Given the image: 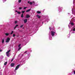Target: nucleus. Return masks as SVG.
Instances as JSON below:
<instances>
[{"instance_id": "34", "label": "nucleus", "mask_w": 75, "mask_h": 75, "mask_svg": "<svg viewBox=\"0 0 75 75\" xmlns=\"http://www.w3.org/2000/svg\"><path fill=\"white\" fill-rule=\"evenodd\" d=\"M3 2L4 3V2H5V1H6V0H5V1H3Z\"/></svg>"}, {"instance_id": "20", "label": "nucleus", "mask_w": 75, "mask_h": 75, "mask_svg": "<svg viewBox=\"0 0 75 75\" xmlns=\"http://www.w3.org/2000/svg\"><path fill=\"white\" fill-rule=\"evenodd\" d=\"M13 31H12L11 32V35L13 34Z\"/></svg>"}, {"instance_id": "4", "label": "nucleus", "mask_w": 75, "mask_h": 75, "mask_svg": "<svg viewBox=\"0 0 75 75\" xmlns=\"http://www.w3.org/2000/svg\"><path fill=\"white\" fill-rule=\"evenodd\" d=\"M62 7H60V6L58 7V10L59 11H62Z\"/></svg>"}, {"instance_id": "35", "label": "nucleus", "mask_w": 75, "mask_h": 75, "mask_svg": "<svg viewBox=\"0 0 75 75\" xmlns=\"http://www.w3.org/2000/svg\"><path fill=\"white\" fill-rule=\"evenodd\" d=\"M16 27H15L14 28V29H16Z\"/></svg>"}, {"instance_id": "30", "label": "nucleus", "mask_w": 75, "mask_h": 75, "mask_svg": "<svg viewBox=\"0 0 75 75\" xmlns=\"http://www.w3.org/2000/svg\"><path fill=\"white\" fill-rule=\"evenodd\" d=\"M67 37H68V38H69L70 37V35H67Z\"/></svg>"}, {"instance_id": "41", "label": "nucleus", "mask_w": 75, "mask_h": 75, "mask_svg": "<svg viewBox=\"0 0 75 75\" xmlns=\"http://www.w3.org/2000/svg\"><path fill=\"white\" fill-rule=\"evenodd\" d=\"M27 51H26V52H24V53H26V52H27Z\"/></svg>"}, {"instance_id": "14", "label": "nucleus", "mask_w": 75, "mask_h": 75, "mask_svg": "<svg viewBox=\"0 0 75 75\" xmlns=\"http://www.w3.org/2000/svg\"><path fill=\"white\" fill-rule=\"evenodd\" d=\"M37 17H38V18H40V17H41L40 16H39L38 15H37Z\"/></svg>"}, {"instance_id": "21", "label": "nucleus", "mask_w": 75, "mask_h": 75, "mask_svg": "<svg viewBox=\"0 0 75 75\" xmlns=\"http://www.w3.org/2000/svg\"><path fill=\"white\" fill-rule=\"evenodd\" d=\"M13 37H16V35H15L14 34H13Z\"/></svg>"}, {"instance_id": "31", "label": "nucleus", "mask_w": 75, "mask_h": 75, "mask_svg": "<svg viewBox=\"0 0 75 75\" xmlns=\"http://www.w3.org/2000/svg\"><path fill=\"white\" fill-rule=\"evenodd\" d=\"M13 59H13V58L11 60V62H12V61H13Z\"/></svg>"}, {"instance_id": "22", "label": "nucleus", "mask_w": 75, "mask_h": 75, "mask_svg": "<svg viewBox=\"0 0 75 75\" xmlns=\"http://www.w3.org/2000/svg\"><path fill=\"white\" fill-rule=\"evenodd\" d=\"M71 25H74V23H71Z\"/></svg>"}, {"instance_id": "9", "label": "nucleus", "mask_w": 75, "mask_h": 75, "mask_svg": "<svg viewBox=\"0 0 75 75\" xmlns=\"http://www.w3.org/2000/svg\"><path fill=\"white\" fill-rule=\"evenodd\" d=\"M72 30L74 31H75V27H74L72 28Z\"/></svg>"}, {"instance_id": "44", "label": "nucleus", "mask_w": 75, "mask_h": 75, "mask_svg": "<svg viewBox=\"0 0 75 75\" xmlns=\"http://www.w3.org/2000/svg\"><path fill=\"white\" fill-rule=\"evenodd\" d=\"M50 20L49 19V21Z\"/></svg>"}, {"instance_id": "40", "label": "nucleus", "mask_w": 75, "mask_h": 75, "mask_svg": "<svg viewBox=\"0 0 75 75\" xmlns=\"http://www.w3.org/2000/svg\"><path fill=\"white\" fill-rule=\"evenodd\" d=\"M17 37H18L19 36H18V35H17Z\"/></svg>"}, {"instance_id": "25", "label": "nucleus", "mask_w": 75, "mask_h": 75, "mask_svg": "<svg viewBox=\"0 0 75 75\" xmlns=\"http://www.w3.org/2000/svg\"><path fill=\"white\" fill-rule=\"evenodd\" d=\"M21 1V0H18V2L19 3H20Z\"/></svg>"}, {"instance_id": "8", "label": "nucleus", "mask_w": 75, "mask_h": 75, "mask_svg": "<svg viewBox=\"0 0 75 75\" xmlns=\"http://www.w3.org/2000/svg\"><path fill=\"white\" fill-rule=\"evenodd\" d=\"M24 23H26V22H27V19H25L24 20Z\"/></svg>"}, {"instance_id": "42", "label": "nucleus", "mask_w": 75, "mask_h": 75, "mask_svg": "<svg viewBox=\"0 0 75 75\" xmlns=\"http://www.w3.org/2000/svg\"><path fill=\"white\" fill-rule=\"evenodd\" d=\"M68 26L69 27V28H70V27H69V25H68Z\"/></svg>"}, {"instance_id": "29", "label": "nucleus", "mask_w": 75, "mask_h": 75, "mask_svg": "<svg viewBox=\"0 0 75 75\" xmlns=\"http://www.w3.org/2000/svg\"><path fill=\"white\" fill-rule=\"evenodd\" d=\"M26 8H27V7H25L23 9H24V10H25V9Z\"/></svg>"}, {"instance_id": "33", "label": "nucleus", "mask_w": 75, "mask_h": 75, "mask_svg": "<svg viewBox=\"0 0 75 75\" xmlns=\"http://www.w3.org/2000/svg\"><path fill=\"white\" fill-rule=\"evenodd\" d=\"M21 46V45L20 44L18 46V47H20Z\"/></svg>"}, {"instance_id": "17", "label": "nucleus", "mask_w": 75, "mask_h": 75, "mask_svg": "<svg viewBox=\"0 0 75 75\" xmlns=\"http://www.w3.org/2000/svg\"><path fill=\"white\" fill-rule=\"evenodd\" d=\"M28 3H30V5H31V4H33V3L32 2H30H30L29 1L28 2Z\"/></svg>"}, {"instance_id": "6", "label": "nucleus", "mask_w": 75, "mask_h": 75, "mask_svg": "<svg viewBox=\"0 0 75 75\" xmlns=\"http://www.w3.org/2000/svg\"><path fill=\"white\" fill-rule=\"evenodd\" d=\"M15 65V64L14 63H11V67H13Z\"/></svg>"}, {"instance_id": "11", "label": "nucleus", "mask_w": 75, "mask_h": 75, "mask_svg": "<svg viewBox=\"0 0 75 75\" xmlns=\"http://www.w3.org/2000/svg\"><path fill=\"white\" fill-rule=\"evenodd\" d=\"M15 11L16 12H17V13L19 14H21V12H18L16 10Z\"/></svg>"}, {"instance_id": "26", "label": "nucleus", "mask_w": 75, "mask_h": 75, "mask_svg": "<svg viewBox=\"0 0 75 75\" xmlns=\"http://www.w3.org/2000/svg\"><path fill=\"white\" fill-rule=\"evenodd\" d=\"M23 26V25H21V26H20L21 28H22Z\"/></svg>"}, {"instance_id": "3", "label": "nucleus", "mask_w": 75, "mask_h": 75, "mask_svg": "<svg viewBox=\"0 0 75 75\" xmlns=\"http://www.w3.org/2000/svg\"><path fill=\"white\" fill-rule=\"evenodd\" d=\"M10 38H8L6 40V42L8 43L10 41Z\"/></svg>"}, {"instance_id": "28", "label": "nucleus", "mask_w": 75, "mask_h": 75, "mask_svg": "<svg viewBox=\"0 0 75 75\" xmlns=\"http://www.w3.org/2000/svg\"><path fill=\"white\" fill-rule=\"evenodd\" d=\"M24 12H25V11H22V13H24Z\"/></svg>"}, {"instance_id": "18", "label": "nucleus", "mask_w": 75, "mask_h": 75, "mask_svg": "<svg viewBox=\"0 0 75 75\" xmlns=\"http://www.w3.org/2000/svg\"><path fill=\"white\" fill-rule=\"evenodd\" d=\"M24 17V16L23 15V13H22V15H21V17L22 18H23V17Z\"/></svg>"}, {"instance_id": "13", "label": "nucleus", "mask_w": 75, "mask_h": 75, "mask_svg": "<svg viewBox=\"0 0 75 75\" xmlns=\"http://www.w3.org/2000/svg\"><path fill=\"white\" fill-rule=\"evenodd\" d=\"M50 37L51 36L50 35H49V38L50 40H52V38H50Z\"/></svg>"}, {"instance_id": "12", "label": "nucleus", "mask_w": 75, "mask_h": 75, "mask_svg": "<svg viewBox=\"0 0 75 75\" xmlns=\"http://www.w3.org/2000/svg\"><path fill=\"white\" fill-rule=\"evenodd\" d=\"M36 13H37L38 14H40L41 13V11H38L36 12Z\"/></svg>"}, {"instance_id": "27", "label": "nucleus", "mask_w": 75, "mask_h": 75, "mask_svg": "<svg viewBox=\"0 0 75 75\" xmlns=\"http://www.w3.org/2000/svg\"><path fill=\"white\" fill-rule=\"evenodd\" d=\"M19 10H21V9H22V8H21V7H19Z\"/></svg>"}, {"instance_id": "5", "label": "nucleus", "mask_w": 75, "mask_h": 75, "mask_svg": "<svg viewBox=\"0 0 75 75\" xmlns=\"http://www.w3.org/2000/svg\"><path fill=\"white\" fill-rule=\"evenodd\" d=\"M20 65L19 64V65H18L16 67L15 69L16 71V70H17V69H18L19 68V67H20Z\"/></svg>"}, {"instance_id": "24", "label": "nucleus", "mask_w": 75, "mask_h": 75, "mask_svg": "<svg viewBox=\"0 0 75 75\" xmlns=\"http://www.w3.org/2000/svg\"><path fill=\"white\" fill-rule=\"evenodd\" d=\"M21 47H20L18 49V51L20 50H21Z\"/></svg>"}, {"instance_id": "39", "label": "nucleus", "mask_w": 75, "mask_h": 75, "mask_svg": "<svg viewBox=\"0 0 75 75\" xmlns=\"http://www.w3.org/2000/svg\"><path fill=\"white\" fill-rule=\"evenodd\" d=\"M49 28H50V30H51V27H50Z\"/></svg>"}, {"instance_id": "1", "label": "nucleus", "mask_w": 75, "mask_h": 75, "mask_svg": "<svg viewBox=\"0 0 75 75\" xmlns=\"http://www.w3.org/2000/svg\"><path fill=\"white\" fill-rule=\"evenodd\" d=\"M55 30H53L51 32V34L52 37H54L55 35Z\"/></svg>"}, {"instance_id": "7", "label": "nucleus", "mask_w": 75, "mask_h": 75, "mask_svg": "<svg viewBox=\"0 0 75 75\" xmlns=\"http://www.w3.org/2000/svg\"><path fill=\"white\" fill-rule=\"evenodd\" d=\"M26 17L27 18H29V17H30V16L28 14H27L26 16Z\"/></svg>"}, {"instance_id": "37", "label": "nucleus", "mask_w": 75, "mask_h": 75, "mask_svg": "<svg viewBox=\"0 0 75 75\" xmlns=\"http://www.w3.org/2000/svg\"><path fill=\"white\" fill-rule=\"evenodd\" d=\"M2 51V50H0V52H1Z\"/></svg>"}, {"instance_id": "38", "label": "nucleus", "mask_w": 75, "mask_h": 75, "mask_svg": "<svg viewBox=\"0 0 75 75\" xmlns=\"http://www.w3.org/2000/svg\"><path fill=\"white\" fill-rule=\"evenodd\" d=\"M72 33H73V34H75V33L74 32H73Z\"/></svg>"}, {"instance_id": "36", "label": "nucleus", "mask_w": 75, "mask_h": 75, "mask_svg": "<svg viewBox=\"0 0 75 75\" xmlns=\"http://www.w3.org/2000/svg\"><path fill=\"white\" fill-rule=\"evenodd\" d=\"M74 74H75V71H74Z\"/></svg>"}, {"instance_id": "2", "label": "nucleus", "mask_w": 75, "mask_h": 75, "mask_svg": "<svg viewBox=\"0 0 75 75\" xmlns=\"http://www.w3.org/2000/svg\"><path fill=\"white\" fill-rule=\"evenodd\" d=\"M10 52V50H9L6 53V55L8 57H9L10 55V53H9Z\"/></svg>"}, {"instance_id": "16", "label": "nucleus", "mask_w": 75, "mask_h": 75, "mask_svg": "<svg viewBox=\"0 0 75 75\" xmlns=\"http://www.w3.org/2000/svg\"><path fill=\"white\" fill-rule=\"evenodd\" d=\"M4 39H2V43H4Z\"/></svg>"}, {"instance_id": "19", "label": "nucleus", "mask_w": 75, "mask_h": 75, "mask_svg": "<svg viewBox=\"0 0 75 75\" xmlns=\"http://www.w3.org/2000/svg\"><path fill=\"white\" fill-rule=\"evenodd\" d=\"M7 64V62H6L4 64V65H6Z\"/></svg>"}, {"instance_id": "23", "label": "nucleus", "mask_w": 75, "mask_h": 75, "mask_svg": "<svg viewBox=\"0 0 75 75\" xmlns=\"http://www.w3.org/2000/svg\"><path fill=\"white\" fill-rule=\"evenodd\" d=\"M18 22L17 21H15V24H17V23Z\"/></svg>"}, {"instance_id": "43", "label": "nucleus", "mask_w": 75, "mask_h": 75, "mask_svg": "<svg viewBox=\"0 0 75 75\" xmlns=\"http://www.w3.org/2000/svg\"><path fill=\"white\" fill-rule=\"evenodd\" d=\"M72 31V30H71V31Z\"/></svg>"}, {"instance_id": "32", "label": "nucleus", "mask_w": 75, "mask_h": 75, "mask_svg": "<svg viewBox=\"0 0 75 75\" xmlns=\"http://www.w3.org/2000/svg\"><path fill=\"white\" fill-rule=\"evenodd\" d=\"M18 25H16L15 27H18Z\"/></svg>"}, {"instance_id": "15", "label": "nucleus", "mask_w": 75, "mask_h": 75, "mask_svg": "<svg viewBox=\"0 0 75 75\" xmlns=\"http://www.w3.org/2000/svg\"><path fill=\"white\" fill-rule=\"evenodd\" d=\"M30 10H31V9H28V10L26 11V12H29V11H30Z\"/></svg>"}, {"instance_id": "10", "label": "nucleus", "mask_w": 75, "mask_h": 75, "mask_svg": "<svg viewBox=\"0 0 75 75\" xmlns=\"http://www.w3.org/2000/svg\"><path fill=\"white\" fill-rule=\"evenodd\" d=\"M5 35L6 36H8V35H9V33H5Z\"/></svg>"}]
</instances>
